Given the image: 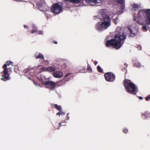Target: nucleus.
<instances>
[{
    "instance_id": "obj_1",
    "label": "nucleus",
    "mask_w": 150,
    "mask_h": 150,
    "mask_svg": "<svg viewBox=\"0 0 150 150\" xmlns=\"http://www.w3.org/2000/svg\"><path fill=\"white\" fill-rule=\"evenodd\" d=\"M138 32V27L134 24H132L130 28H125L123 29L120 27H117L115 30L116 35L115 39L107 41L106 43V46H113L115 49H118L123 43L127 35L133 37L136 35Z\"/></svg>"
},
{
    "instance_id": "obj_2",
    "label": "nucleus",
    "mask_w": 150,
    "mask_h": 150,
    "mask_svg": "<svg viewBox=\"0 0 150 150\" xmlns=\"http://www.w3.org/2000/svg\"><path fill=\"white\" fill-rule=\"evenodd\" d=\"M96 18L101 19L100 22L98 23L96 25V28L98 31L106 29L111 25V20L110 17L107 15L103 10L100 11L98 16H95Z\"/></svg>"
},
{
    "instance_id": "obj_3",
    "label": "nucleus",
    "mask_w": 150,
    "mask_h": 150,
    "mask_svg": "<svg viewBox=\"0 0 150 150\" xmlns=\"http://www.w3.org/2000/svg\"><path fill=\"white\" fill-rule=\"evenodd\" d=\"M134 20L141 25L150 24V9L142 10L139 11Z\"/></svg>"
},
{
    "instance_id": "obj_4",
    "label": "nucleus",
    "mask_w": 150,
    "mask_h": 150,
    "mask_svg": "<svg viewBox=\"0 0 150 150\" xmlns=\"http://www.w3.org/2000/svg\"><path fill=\"white\" fill-rule=\"evenodd\" d=\"M124 86L128 92L130 93L136 94L137 92L134 85L130 81L125 80L124 82Z\"/></svg>"
},
{
    "instance_id": "obj_5",
    "label": "nucleus",
    "mask_w": 150,
    "mask_h": 150,
    "mask_svg": "<svg viewBox=\"0 0 150 150\" xmlns=\"http://www.w3.org/2000/svg\"><path fill=\"white\" fill-rule=\"evenodd\" d=\"M13 66V64H12V62L10 61H7L6 63L3 66V67L4 69V70L3 71V73L5 79H9V75L8 71L6 67H8V69H12V67Z\"/></svg>"
},
{
    "instance_id": "obj_6",
    "label": "nucleus",
    "mask_w": 150,
    "mask_h": 150,
    "mask_svg": "<svg viewBox=\"0 0 150 150\" xmlns=\"http://www.w3.org/2000/svg\"><path fill=\"white\" fill-rule=\"evenodd\" d=\"M103 1V0H86V2L92 6H100L102 5Z\"/></svg>"
},
{
    "instance_id": "obj_7",
    "label": "nucleus",
    "mask_w": 150,
    "mask_h": 150,
    "mask_svg": "<svg viewBox=\"0 0 150 150\" xmlns=\"http://www.w3.org/2000/svg\"><path fill=\"white\" fill-rule=\"evenodd\" d=\"M62 6L58 4L54 5L51 8V10L54 13L57 14L60 13L62 11Z\"/></svg>"
},
{
    "instance_id": "obj_8",
    "label": "nucleus",
    "mask_w": 150,
    "mask_h": 150,
    "mask_svg": "<svg viewBox=\"0 0 150 150\" xmlns=\"http://www.w3.org/2000/svg\"><path fill=\"white\" fill-rule=\"evenodd\" d=\"M105 79L107 81H113L115 79V76L113 74L111 73H108L105 74Z\"/></svg>"
},
{
    "instance_id": "obj_9",
    "label": "nucleus",
    "mask_w": 150,
    "mask_h": 150,
    "mask_svg": "<svg viewBox=\"0 0 150 150\" xmlns=\"http://www.w3.org/2000/svg\"><path fill=\"white\" fill-rule=\"evenodd\" d=\"M46 87L48 88H52L55 86L54 83L52 81H49L44 83Z\"/></svg>"
},
{
    "instance_id": "obj_10",
    "label": "nucleus",
    "mask_w": 150,
    "mask_h": 150,
    "mask_svg": "<svg viewBox=\"0 0 150 150\" xmlns=\"http://www.w3.org/2000/svg\"><path fill=\"white\" fill-rule=\"evenodd\" d=\"M118 2L119 4V6H120L122 11V10H123L125 8L124 0H115Z\"/></svg>"
},
{
    "instance_id": "obj_11",
    "label": "nucleus",
    "mask_w": 150,
    "mask_h": 150,
    "mask_svg": "<svg viewBox=\"0 0 150 150\" xmlns=\"http://www.w3.org/2000/svg\"><path fill=\"white\" fill-rule=\"evenodd\" d=\"M52 75L55 78H59L62 76L63 73L61 72L56 71L52 73Z\"/></svg>"
},
{
    "instance_id": "obj_12",
    "label": "nucleus",
    "mask_w": 150,
    "mask_h": 150,
    "mask_svg": "<svg viewBox=\"0 0 150 150\" xmlns=\"http://www.w3.org/2000/svg\"><path fill=\"white\" fill-rule=\"evenodd\" d=\"M42 71H48L50 72H52L55 70L54 68L51 67H49L48 68L43 67L42 68Z\"/></svg>"
},
{
    "instance_id": "obj_13",
    "label": "nucleus",
    "mask_w": 150,
    "mask_h": 150,
    "mask_svg": "<svg viewBox=\"0 0 150 150\" xmlns=\"http://www.w3.org/2000/svg\"><path fill=\"white\" fill-rule=\"evenodd\" d=\"M134 65L137 67H140L142 66L141 63L138 61H136L135 62Z\"/></svg>"
},
{
    "instance_id": "obj_14",
    "label": "nucleus",
    "mask_w": 150,
    "mask_h": 150,
    "mask_svg": "<svg viewBox=\"0 0 150 150\" xmlns=\"http://www.w3.org/2000/svg\"><path fill=\"white\" fill-rule=\"evenodd\" d=\"M140 8V6L137 4H134L133 6L132 9L134 10H137Z\"/></svg>"
},
{
    "instance_id": "obj_15",
    "label": "nucleus",
    "mask_w": 150,
    "mask_h": 150,
    "mask_svg": "<svg viewBox=\"0 0 150 150\" xmlns=\"http://www.w3.org/2000/svg\"><path fill=\"white\" fill-rule=\"evenodd\" d=\"M68 1H71L75 3H78L80 2V0H65Z\"/></svg>"
},
{
    "instance_id": "obj_16",
    "label": "nucleus",
    "mask_w": 150,
    "mask_h": 150,
    "mask_svg": "<svg viewBox=\"0 0 150 150\" xmlns=\"http://www.w3.org/2000/svg\"><path fill=\"white\" fill-rule=\"evenodd\" d=\"M36 58H43V56L42 54H39L36 57Z\"/></svg>"
},
{
    "instance_id": "obj_17",
    "label": "nucleus",
    "mask_w": 150,
    "mask_h": 150,
    "mask_svg": "<svg viewBox=\"0 0 150 150\" xmlns=\"http://www.w3.org/2000/svg\"><path fill=\"white\" fill-rule=\"evenodd\" d=\"M55 108L57 109L58 110H60L61 108V106H59L57 104H55Z\"/></svg>"
},
{
    "instance_id": "obj_18",
    "label": "nucleus",
    "mask_w": 150,
    "mask_h": 150,
    "mask_svg": "<svg viewBox=\"0 0 150 150\" xmlns=\"http://www.w3.org/2000/svg\"><path fill=\"white\" fill-rule=\"evenodd\" d=\"M97 69L98 71L99 72H101L102 71V70L101 69V68L100 67V66H98Z\"/></svg>"
},
{
    "instance_id": "obj_19",
    "label": "nucleus",
    "mask_w": 150,
    "mask_h": 150,
    "mask_svg": "<svg viewBox=\"0 0 150 150\" xmlns=\"http://www.w3.org/2000/svg\"><path fill=\"white\" fill-rule=\"evenodd\" d=\"M41 79L42 81H45V77H44L43 76H41Z\"/></svg>"
},
{
    "instance_id": "obj_20",
    "label": "nucleus",
    "mask_w": 150,
    "mask_h": 150,
    "mask_svg": "<svg viewBox=\"0 0 150 150\" xmlns=\"http://www.w3.org/2000/svg\"><path fill=\"white\" fill-rule=\"evenodd\" d=\"M143 29L144 30H147L146 27V26H144L142 27Z\"/></svg>"
},
{
    "instance_id": "obj_21",
    "label": "nucleus",
    "mask_w": 150,
    "mask_h": 150,
    "mask_svg": "<svg viewBox=\"0 0 150 150\" xmlns=\"http://www.w3.org/2000/svg\"><path fill=\"white\" fill-rule=\"evenodd\" d=\"M149 99H150V95L149 96V97H147L146 98V100H148Z\"/></svg>"
},
{
    "instance_id": "obj_22",
    "label": "nucleus",
    "mask_w": 150,
    "mask_h": 150,
    "mask_svg": "<svg viewBox=\"0 0 150 150\" xmlns=\"http://www.w3.org/2000/svg\"><path fill=\"white\" fill-rule=\"evenodd\" d=\"M123 132L124 133H126V132H127L128 131V130L127 129H125L123 130Z\"/></svg>"
},
{
    "instance_id": "obj_23",
    "label": "nucleus",
    "mask_w": 150,
    "mask_h": 150,
    "mask_svg": "<svg viewBox=\"0 0 150 150\" xmlns=\"http://www.w3.org/2000/svg\"><path fill=\"white\" fill-rule=\"evenodd\" d=\"M59 113H60V115H64L65 114V113H64V112H59Z\"/></svg>"
},
{
    "instance_id": "obj_24",
    "label": "nucleus",
    "mask_w": 150,
    "mask_h": 150,
    "mask_svg": "<svg viewBox=\"0 0 150 150\" xmlns=\"http://www.w3.org/2000/svg\"><path fill=\"white\" fill-rule=\"evenodd\" d=\"M1 80H3L4 81H6V80H5V79H4L3 78H1Z\"/></svg>"
},
{
    "instance_id": "obj_25",
    "label": "nucleus",
    "mask_w": 150,
    "mask_h": 150,
    "mask_svg": "<svg viewBox=\"0 0 150 150\" xmlns=\"http://www.w3.org/2000/svg\"><path fill=\"white\" fill-rule=\"evenodd\" d=\"M139 98L140 99H141V100H142L143 99V98L142 97H139Z\"/></svg>"
},
{
    "instance_id": "obj_26",
    "label": "nucleus",
    "mask_w": 150,
    "mask_h": 150,
    "mask_svg": "<svg viewBox=\"0 0 150 150\" xmlns=\"http://www.w3.org/2000/svg\"><path fill=\"white\" fill-rule=\"evenodd\" d=\"M39 33L40 34H42V31H40L39 32Z\"/></svg>"
},
{
    "instance_id": "obj_27",
    "label": "nucleus",
    "mask_w": 150,
    "mask_h": 150,
    "mask_svg": "<svg viewBox=\"0 0 150 150\" xmlns=\"http://www.w3.org/2000/svg\"><path fill=\"white\" fill-rule=\"evenodd\" d=\"M69 74H67L66 75V77Z\"/></svg>"
},
{
    "instance_id": "obj_28",
    "label": "nucleus",
    "mask_w": 150,
    "mask_h": 150,
    "mask_svg": "<svg viewBox=\"0 0 150 150\" xmlns=\"http://www.w3.org/2000/svg\"><path fill=\"white\" fill-rule=\"evenodd\" d=\"M97 62H94V64L96 65L97 64Z\"/></svg>"
},
{
    "instance_id": "obj_29",
    "label": "nucleus",
    "mask_w": 150,
    "mask_h": 150,
    "mask_svg": "<svg viewBox=\"0 0 150 150\" xmlns=\"http://www.w3.org/2000/svg\"><path fill=\"white\" fill-rule=\"evenodd\" d=\"M24 26L25 28H27V26H26V25H24Z\"/></svg>"
},
{
    "instance_id": "obj_30",
    "label": "nucleus",
    "mask_w": 150,
    "mask_h": 150,
    "mask_svg": "<svg viewBox=\"0 0 150 150\" xmlns=\"http://www.w3.org/2000/svg\"><path fill=\"white\" fill-rule=\"evenodd\" d=\"M60 115V113L58 112L57 113V115Z\"/></svg>"
},
{
    "instance_id": "obj_31",
    "label": "nucleus",
    "mask_w": 150,
    "mask_h": 150,
    "mask_svg": "<svg viewBox=\"0 0 150 150\" xmlns=\"http://www.w3.org/2000/svg\"><path fill=\"white\" fill-rule=\"evenodd\" d=\"M139 48H140V49H141L142 47H141L140 46H139Z\"/></svg>"
},
{
    "instance_id": "obj_32",
    "label": "nucleus",
    "mask_w": 150,
    "mask_h": 150,
    "mask_svg": "<svg viewBox=\"0 0 150 150\" xmlns=\"http://www.w3.org/2000/svg\"><path fill=\"white\" fill-rule=\"evenodd\" d=\"M59 125L60 126H61V123H59Z\"/></svg>"
},
{
    "instance_id": "obj_33",
    "label": "nucleus",
    "mask_w": 150,
    "mask_h": 150,
    "mask_svg": "<svg viewBox=\"0 0 150 150\" xmlns=\"http://www.w3.org/2000/svg\"><path fill=\"white\" fill-rule=\"evenodd\" d=\"M54 43H55V44H57V42H54Z\"/></svg>"
},
{
    "instance_id": "obj_34",
    "label": "nucleus",
    "mask_w": 150,
    "mask_h": 150,
    "mask_svg": "<svg viewBox=\"0 0 150 150\" xmlns=\"http://www.w3.org/2000/svg\"><path fill=\"white\" fill-rule=\"evenodd\" d=\"M34 84L36 85H37V84H36L35 83H34Z\"/></svg>"
},
{
    "instance_id": "obj_35",
    "label": "nucleus",
    "mask_w": 150,
    "mask_h": 150,
    "mask_svg": "<svg viewBox=\"0 0 150 150\" xmlns=\"http://www.w3.org/2000/svg\"><path fill=\"white\" fill-rule=\"evenodd\" d=\"M32 33H34V32H33V31H32Z\"/></svg>"
}]
</instances>
